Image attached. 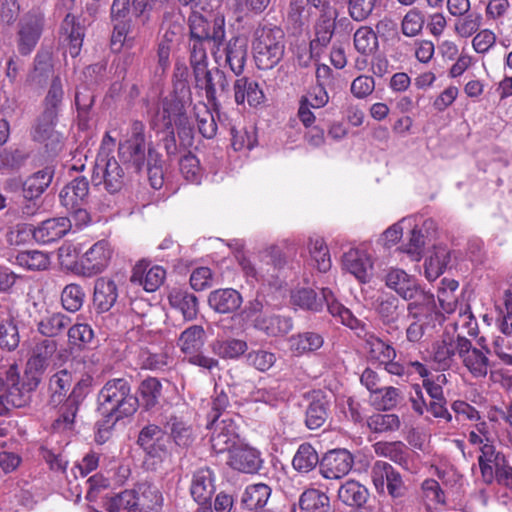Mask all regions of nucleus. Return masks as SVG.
Masks as SVG:
<instances>
[{"instance_id":"nucleus-1","label":"nucleus","mask_w":512,"mask_h":512,"mask_svg":"<svg viewBox=\"0 0 512 512\" xmlns=\"http://www.w3.org/2000/svg\"><path fill=\"white\" fill-rule=\"evenodd\" d=\"M98 411L114 425L117 421L133 415L140 401L131 391V384L125 378L108 380L98 393Z\"/></svg>"},{"instance_id":"nucleus-2","label":"nucleus","mask_w":512,"mask_h":512,"mask_svg":"<svg viewBox=\"0 0 512 512\" xmlns=\"http://www.w3.org/2000/svg\"><path fill=\"white\" fill-rule=\"evenodd\" d=\"M164 498L160 489L153 483L144 481L134 489L125 490L107 498V512H161Z\"/></svg>"},{"instance_id":"nucleus-3","label":"nucleus","mask_w":512,"mask_h":512,"mask_svg":"<svg viewBox=\"0 0 512 512\" xmlns=\"http://www.w3.org/2000/svg\"><path fill=\"white\" fill-rule=\"evenodd\" d=\"M291 302L301 309L312 312L321 311L323 304L326 303L328 312L337 321L351 329H357L360 326V321L334 298L332 291L328 288H323L320 295L311 288L296 289L291 293Z\"/></svg>"},{"instance_id":"nucleus-4","label":"nucleus","mask_w":512,"mask_h":512,"mask_svg":"<svg viewBox=\"0 0 512 512\" xmlns=\"http://www.w3.org/2000/svg\"><path fill=\"white\" fill-rule=\"evenodd\" d=\"M283 37V31L276 26H262L255 30L252 49L259 69H272L281 61L284 55Z\"/></svg>"},{"instance_id":"nucleus-5","label":"nucleus","mask_w":512,"mask_h":512,"mask_svg":"<svg viewBox=\"0 0 512 512\" xmlns=\"http://www.w3.org/2000/svg\"><path fill=\"white\" fill-rule=\"evenodd\" d=\"M39 383L40 377L36 372L26 371L21 378L18 366L10 365L6 371V392L2 395L8 410L12 407L25 406L30 400V393L37 388Z\"/></svg>"},{"instance_id":"nucleus-6","label":"nucleus","mask_w":512,"mask_h":512,"mask_svg":"<svg viewBox=\"0 0 512 512\" xmlns=\"http://www.w3.org/2000/svg\"><path fill=\"white\" fill-rule=\"evenodd\" d=\"M145 125L138 120L132 122L130 133L127 139L120 141L118 144V157L125 163L135 169L136 172L141 171L148 158V148L153 147L146 144Z\"/></svg>"},{"instance_id":"nucleus-7","label":"nucleus","mask_w":512,"mask_h":512,"mask_svg":"<svg viewBox=\"0 0 512 512\" xmlns=\"http://www.w3.org/2000/svg\"><path fill=\"white\" fill-rule=\"evenodd\" d=\"M126 180L125 171L115 157L95 159L92 174L94 186L103 185L108 193L115 194L122 190Z\"/></svg>"},{"instance_id":"nucleus-8","label":"nucleus","mask_w":512,"mask_h":512,"mask_svg":"<svg viewBox=\"0 0 512 512\" xmlns=\"http://www.w3.org/2000/svg\"><path fill=\"white\" fill-rule=\"evenodd\" d=\"M158 116L162 118L163 125L167 130L177 127L183 132L190 131L189 119L185 113L184 105L180 99H165L162 103V110L158 113ZM165 149L168 154H175L177 147L174 138L173 130L169 132V135L164 140Z\"/></svg>"},{"instance_id":"nucleus-9","label":"nucleus","mask_w":512,"mask_h":512,"mask_svg":"<svg viewBox=\"0 0 512 512\" xmlns=\"http://www.w3.org/2000/svg\"><path fill=\"white\" fill-rule=\"evenodd\" d=\"M376 491L384 494L386 491L394 500H400L406 495L407 488L400 473L384 461H376L370 472Z\"/></svg>"},{"instance_id":"nucleus-10","label":"nucleus","mask_w":512,"mask_h":512,"mask_svg":"<svg viewBox=\"0 0 512 512\" xmlns=\"http://www.w3.org/2000/svg\"><path fill=\"white\" fill-rule=\"evenodd\" d=\"M207 428L211 430V447L216 453L230 452L236 446L239 426L231 415H224L220 419V415L215 414Z\"/></svg>"},{"instance_id":"nucleus-11","label":"nucleus","mask_w":512,"mask_h":512,"mask_svg":"<svg viewBox=\"0 0 512 512\" xmlns=\"http://www.w3.org/2000/svg\"><path fill=\"white\" fill-rule=\"evenodd\" d=\"M195 87L205 92V97L215 112L219 111L220 103L218 97L227 95L229 92V80L225 73L218 69H207L196 76Z\"/></svg>"},{"instance_id":"nucleus-12","label":"nucleus","mask_w":512,"mask_h":512,"mask_svg":"<svg viewBox=\"0 0 512 512\" xmlns=\"http://www.w3.org/2000/svg\"><path fill=\"white\" fill-rule=\"evenodd\" d=\"M44 18L39 12H28L19 21L17 47L21 55H29L36 47L43 30Z\"/></svg>"},{"instance_id":"nucleus-13","label":"nucleus","mask_w":512,"mask_h":512,"mask_svg":"<svg viewBox=\"0 0 512 512\" xmlns=\"http://www.w3.org/2000/svg\"><path fill=\"white\" fill-rule=\"evenodd\" d=\"M353 463V456L348 450H330L320 461V473L326 479H340L349 473Z\"/></svg>"},{"instance_id":"nucleus-14","label":"nucleus","mask_w":512,"mask_h":512,"mask_svg":"<svg viewBox=\"0 0 512 512\" xmlns=\"http://www.w3.org/2000/svg\"><path fill=\"white\" fill-rule=\"evenodd\" d=\"M112 249L108 241L100 240L93 244L81 258V268L85 276L104 271L111 260Z\"/></svg>"},{"instance_id":"nucleus-15","label":"nucleus","mask_w":512,"mask_h":512,"mask_svg":"<svg viewBox=\"0 0 512 512\" xmlns=\"http://www.w3.org/2000/svg\"><path fill=\"white\" fill-rule=\"evenodd\" d=\"M228 465L239 472L254 474L262 468L263 459L259 450L241 444L230 450Z\"/></svg>"},{"instance_id":"nucleus-16","label":"nucleus","mask_w":512,"mask_h":512,"mask_svg":"<svg viewBox=\"0 0 512 512\" xmlns=\"http://www.w3.org/2000/svg\"><path fill=\"white\" fill-rule=\"evenodd\" d=\"M58 116L42 111L35 120L31 135L34 141L45 144L52 151H56L61 144V134L55 130Z\"/></svg>"},{"instance_id":"nucleus-17","label":"nucleus","mask_w":512,"mask_h":512,"mask_svg":"<svg viewBox=\"0 0 512 512\" xmlns=\"http://www.w3.org/2000/svg\"><path fill=\"white\" fill-rule=\"evenodd\" d=\"M88 381H79L72 389L70 395L65 398L60 408V415L54 421V428L61 430L71 428L78 410L79 404L84 400L88 391Z\"/></svg>"},{"instance_id":"nucleus-18","label":"nucleus","mask_w":512,"mask_h":512,"mask_svg":"<svg viewBox=\"0 0 512 512\" xmlns=\"http://www.w3.org/2000/svg\"><path fill=\"white\" fill-rule=\"evenodd\" d=\"M465 337L445 334L432 345V360L441 370L450 368L456 354L460 356V348Z\"/></svg>"},{"instance_id":"nucleus-19","label":"nucleus","mask_w":512,"mask_h":512,"mask_svg":"<svg viewBox=\"0 0 512 512\" xmlns=\"http://www.w3.org/2000/svg\"><path fill=\"white\" fill-rule=\"evenodd\" d=\"M488 352V350L483 352L473 347L471 341L467 338L462 341L459 357L464 367L474 378H485L487 376L490 367Z\"/></svg>"},{"instance_id":"nucleus-20","label":"nucleus","mask_w":512,"mask_h":512,"mask_svg":"<svg viewBox=\"0 0 512 512\" xmlns=\"http://www.w3.org/2000/svg\"><path fill=\"white\" fill-rule=\"evenodd\" d=\"M71 229V220L67 217L51 218L42 221L32 232L39 244H51L63 238Z\"/></svg>"},{"instance_id":"nucleus-21","label":"nucleus","mask_w":512,"mask_h":512,"mask_svg":"<svg viewBox=\"0 0 512 512\" xmlns=\"http://www.w3.org/2000/svg\"><path fill=\"white\" fill-rule=\"evenodd\" d=\"M149 263L139 261L132 270L130 281L133 284L143 286L147 292L156 291L164 282L166 271L161 266L155 265L148 269Z\"/></svg>"},{"instance_id":"nucleus-22","label":"nucleus","mask_w":512,"mask_h":512,"mask_svg":"<svg viewBox=\"0 0 512 512\" xmlns=\"http://www.w3.org/2000/svg\"><path fill=\"white\" fill-rule=\"evenodd\" d=\"M405 300L409 301L407 304L408 318L428 319L436 312L434 295L424 290L420 284L415 287V291L411 292V297H407Z\"/></svg>"},{"instance_id":"nucleus-23","label":"nucleus","mask_w":512,"mask_h":512,"mask_svg":"<svg viewBox=\"0 0 512 512\" xmlns=\"http://www.w3.org/2000/svg\"><path fill=\"white\" fill-rule=\"evenodd\" d=\"M214 481V473L208 467L200 468L193 473L190 493L199 505L211 503L215 492Z\"/></svg>"},{"instance_id":"nucleus-24","label":"nucleus","mask_w":512,"mask_h":512,"mask_svg":"<svg viewBox=\"0 0 512 512\" xmlns=\"http://www.w3.org/2000/svg\"><path fill=\"white\" fill-rule=\"evenodd\" d=\"M344 268L359 281L368 282L372 276L373 262L363 250L350 249L343 256Z\"/></svg>"},{"instance_id":"nucleus-25","label":"nucleus","mask_w":512,"mask_h":512,"mask_svg":"<svg viewBox=\"0 0 512 512\" xmlns=\"http://www.w3.org/2000/svg\"><path fill=\"white\" fill-rule=\"evenodd\" d=\"M234 100L237 105H243L245 102L251 107H257L265 99L264 92L256 81L247 77H241L233 84Z\"/></svg>"},{"instance_id":"nucleus-26","label":"nucleus","mask_w":512,"mask_h":512,"mask_svg":"<svg viewBox=\"0 0 512 512\" xmlns=\"http://www.w3.org/2000/svg\"><path fill=\"white\" fill-rule=\"evenodd\" d=\"M385 285L402 299L411 297V292L419 284L417 279L403 269L390 268L384 276Z\"/></svg>"},{"instance_id":"nucleus-27","label":"nucleus","mask_w":512,"mask_h":512,"mask_svg":"<svg viewBox=\"0 0 512 512\" xmlns=\"http://www.w3.org/2000/svg\"><path fill=\"white\" fill-rule=\"evenodd\" d=\"M241 294L232 288L217 289L212 291L208 297L209 306L218 313H232L242 304Z\"/></svg>"},{"instance_id":"nucleus-28","label":"nucleus","mask_w":512,"mask_h":512,"mask_svg":"<svg viewBox=\"0 0 512 512\" xmlns=\"http://www.w3.org/2000/svg\"><path fill=\"white\" fill-rule=\"evenodd\" d=\"M337 11L331 6H325L321 10L320 17L315 24V39L310 42V48L316 45L327 46L335 30Z\"/></svg>"},{"instance_id":"nucleus-29","label":"nucleus","mask_w":512,"mask_h":512,"mask_svg":"<svg viewBox=\"0 0 512 512\" xmlns=\"http://www.w3.org/2000/svg\"><path fill=\"white\" fill-rule=\"evenodd\" d=\"M118 298V289L116 283L108 278L101 277L96 280L94 285L93 303L98 311H109Z\"/></svg>"},{"instance_id":"nucleus-30","label":"nucleus","mask_w":512,"mask_h":512,"mask_svg":"<svg viewBox=\"0 0 512 512\" xmlns=\"http://www.w3.org/2000/svg\"><path fill=\"white\" fill-rule=\"evenodd\" d=\"M323 344V336L313 331L293 334L288 339L289 350L296 356L314 353L319 350Z\"/></svg>"},{"instance_id":"nucleus-31","label":"nucleus","mask_w":512,"mask_h":512,"mask_svg":"<svg viewBox=\"0 0 512 512\" xmlns=\"http://www.w3.org/2000/svg\"><path fill=\"white\" fill-rule=\"evenodd\" d=\"M225 55V63L231 71L239 76L244 69L247 56V43L244 38L232 37L223 49Z\"/></svg>"},{"instance_id":"nucleus-32","label":"nucleus","mask_w":512,"mask_h":512,"mask_svg":"<svg viewBox=\"0 0 512 512\" xmlns=\"http://www.w3.org/2000/svg\"><path fill=\"white\" fill-rule=\"evenodd\" d=\"M247 398L253 402L276 406L279 401L284 399V392L278 380L259 381L249 392Z\"/></svg>"},{"instance_id":"nucleus-33","label":"nucleus","mask_w":512,"mask_h":512,"mask_svg":"<svg viewBox=\"0 0 512 512\" xmlns=\"http://www.w3.org/2000/svg\"><path fill=\"white\" fill-rule=\"evenodd\" d=\"M138 444L151 457H161L165 452L164 432L159 426L149 424L140 431Z\"/></svg>"},{"instance_id":"nucleus-34","label":"nucleus","mask_w":512,"mask_h":512,"mask_svg":"<svg viewBox=\"0 0 512 512\" xmlns=\"http://www.w3.org/2000/svg\"><path fill=\"white\" fill-rule=\"evenodd\" d=\"M253 327L268 336H278L292 330L293 322L290 317L266 312L263 316L254 319Z\"/></svg>"},{"instance_id":"nucleus-35","label":"nucleus","mask_w":512,"mask_h":512,"mask_svg":"<svg viewBox=\"0 0 512 512\" xmlns=\"http://www.w3.org/2000/svg\"><path fill=\"white\" fill-rule=\"evenodd\" d=\"M89 193V183L86 177L80 176L68 183L60 192L61 204L66 208L81 205Z\"/></svg>"},{"instance_id":"nucleus-36","label":"nucleus","mask_w":512,"mask_h":512,"mask_svg":"<svg viewBox=\"0 0 512 512\" xmlns=\"http://www.w3.org/2000/svg\"><path fill=\"white\" fill-rule=\"evenodd\" d=\"M376 312L385 325L396 323L404 313V306L392 294H382L376 300Z\"/></svg>"},{"instance_id":"nucleus-37","label":"nucleus","mask_w":512,"mask_h":512,"mask_svg":"<svg viewBox=\"0 0 512 512\" xmlns=\"http://www.w3.org/2000/svg\"><path fill=\"white\" fill-rule=\"evenodd\" d=\"M170 305L179 310L184 319L192 320L198 313V300L194 294L173 288L168 295Z\"/></svg>"},{"instance_id":"nucleus-38","label":"nucleus","mask_w":512,"mask_h":512,"mask_svg":"<svg viewBox=\"0 0 512 512\" xmlns=\"http://www.w3.org/2000/svg\"><path fill=\"white\" fill-rule=\"evenodd\" d=\"M54 170L45 167L39 170L24 181V199L40 198L52 182Z\"/></svg>"},{"instance_id":"nucleus-39","label":"nucleus","mask_w":512,"mask_h":512,"mask_svg":"<svg viewBox=\"0 0 512 512\" xmlns=\"http://www.w3.org/2000/svg\"><path fill=\"white\" fill-rule=\"evenodd\" d=\"M54 76L50 54L47 52L37 53L34 60V69L28 75L27 82L33 87L42 88Z\"/></svg>"},{"instance_id":"nucleus-40","label":"nucleus","mask_w":512,"mask_h":512,"mask_svg":"<svg viewBox=\"0 0 512 512\" xmlns=\"http://www.w3.org/2000/svg\"><path fill=\"white\" fill-rule=\"evenodd\" d=\"M272 489L264 483L248 485L242 494L241 503L250 511L263 509L271 496Z\"/></svg>"},{"instance_id":"nucleus-41","label":"nucleus","mask_w":512,"mask_h":512,"mask_svg":"<svg viewBox=\"0 0 512 512\" xmlns=\"http://www.w3.org/2000/svg\"><path fill=\"white\" fill-rule=\"evenodd\" d=\"M368 490L354 480L346 481L338 489L339 500L350 507H362L368 499Z\"/></svg>"},{"instance_id":"nucleus-42","label":"nucleus","mask_w":512,"mask_h":512,"mask_svg":"<svg viewBox=\"0 0 512 512\" xmlns=\"http://www.w3.org/2000/svg\"><path fill=\"white\" fill-rule=\"evenodd\" d=\"M71 318L61 312L48 313L37 324V329L42 335L52 338L60 335L71 325Z\"/></svg>"},{"instance_id":"nucleus-43","label":"nucleus","mask_w":512,"mask_h":512,"mask_svg":"<svg viewBox=\"0 0 512 512\" xmlns=\"http://www.w3.org/2000/svg\"><path fill=\"white\" fill-rule=\"evenodd\" d=\"M72 382V374L66 369L53 374L49 380L50 404L56 407L63 403Z\"/></svg>"},{"instance_id":"nucleus-44","label":"nucleus","mask_w":512,"mask_h":512,"mask_svg":"<svg viewBox=\"0 0 512 512\" xmlns=\"http://www.w3.org/2000/svg\"><path fill=\"white\" fill-rule=\"evenodd\" d=\"M365 348L369 359L380 365L391 360V358H396L395 348L375 335H369L367 337Z\"/></svg>"},{"instance_id":"nucleus-45","label":"nucleus","mask_w":512,"mask_h":512,"mask_svg":"<svg viewBox=\"0 0 512 512\" xmlns=\"http://www.w3.org/2000/svg\"><path fill=\"white\" fill-rule=\"evenodd\" d=\"M299 507L303 512H329L330 500L324 492L310 488L300 495Z\"/></svg>"},{"instance_id":"nucleus-46","label":"nucleus","mask_w":512,"mask_h":512,"mask_svg":"<svg viewBox=\"0 0 512 512\" xmlns=\"http://www.w3.org/2000/svg\"><path fill=\"white\" fill-rule=\"evenodd\" d=\"M205 343V330L200 325L186 328L178 339V346L187 355L199 352Z\"/></svg>"},{"instance_id":"nucleus-47","label":"nucleus","mask_w":512,"mask_h":512,"mask_svg":"<svg viewBox=\"0 0 512 512\" xmlns=\"http://www.w3.org/2000/svg\"><path fill=\"white\" fill-rule=\"evenodd\" d=\"M210 347L212 352L222 359H237L248 348L244 340L235 338L216 339Z\"/></svg>"},{"instance_id":"nucleus-48","label":"nucleus","mask_w":512,"mask_h":512,"mask_svg":"<svg viewBox=\"0 0 512 512\" xmlns=\"http://www.w3.org/2000/svg\"><path fill=\"white\" fill-rule=\"evenodd\" d=\"M57 344L52 339H43L36 343L32 351V356L28 360L29 371L34 369L37 374L49 362L53 354L56 352Z\"/></svg>"},{"instance_id":"nucleus-49","label":"nucleus","mask_w":512,"mask_h":512,"mask_svg":"<svg viewBox=\"0 0 512 512\" xmlns=\"http://www.w3.org/2000/svg\"><path fill=\"white\" fill-rule=\"evenodd\" d=\"M329 403L324 396H317L309 403L306 409V426L315 430L320 428L328 418Z\"/></svg>"},{"instance_id":"nucleus-50","label":"nucleus","mask_w":512,"mask_h":512,"mask_svg":"<svg viewBox=\"0 0 512 512\" xmlns=\"http://www.w3.org/2000/svg\"><path fill=\"white\" fill-rule=\"evenodd\" d=\"M450 261L446 247H435L433 253L425 260V276L429 281L437 279L445 271Z\"/></svg>"},{"instance_id":"nucleus-51","label":"nucleus","mask_w":512,"mask_h":512,"mask_svg":"<svg viewBox=\"0 0 512 512\" xmlns=\"http://www.w3.org/2000/svg\"><path fill=\"white\" fill-rule=\"evenodd\" d=\"M320 459L315 448L309 443L301 444L292 460L293 468L300 473H308L312 471L318 464Z\"/></svg>"},{"instance_id":"nucleus-52","label":"nucleus","mask_w":512,"mask_h":512,"mask_svg":"<svg viewBox=\"0 0 512 512\" xmlns=\"http://www.w3.org/2000/svg\"><path fill=\"white\" fill-rule=\"evenodd\" d=\"M20 343V334L17 321L13 316L0 320V349L12 352Z\"/></svg>"},{"instance_id":"nucleus-53","label":"nucleus","mask_w":512,"mask_h":512,"mask_svg":"<svg viewBox=\"0 0 512 512\" xmlns=\"http://www.w3.org/2000/svg\"><path fill=\"white\" fill-rule=\"evenodd\" d=\"M355 49L362 55H372L379 48L377 33L369 26L358 28L353 37Z\"/></svg>"},{"instance_id":"nucleus-54","label":"nucleus","mask_w":512,"mask_h":512,"mask_svg":"<svg viewBox=\"0 0 512 512\" xmlns=\"http://www.w3.org/2000/svg\"><path fill=\"white\" fill-rule=\"evenodd\" d=\"M63 100L64 89L62 81L59 76H54L42 103L43 111L50 113V115L54 114L58 116L63 105Z\"/></svg>"},{"instance_id":"nucleus-55","label":"nucleus","mask_w":512,"mask_h":512,"mask_svg":"<svg viewBox=\"0 0 512 512\" xmlns=\"http://www.w3.org/2000/svg\"><path fill=\"white\" fill-rule=\"evenodd\" d=\"M456 18L454 32L461 38H469L474 35L480 29L483 22L481 13L471 10Z\"/></svg>"},{"instance_id":"nucleus-56","label":"nucleus","mask_w":512,"mask_h":512,"mask_svg":"<svg viewBox=\"0 0 512 512\" xmlns=\"http://www.w3.org/2000/svg\"><path fill=\"white\" fill-rule=\"evenodd\" d=\"M194 111L199 132L207 139L213 138L217 133V124L214 114L205 103L195 105Z\"/></svg>"},{"instance_id":"nucleus-57","label":"nucleus","mask_w":512,"mask_h":512,"mask_svg":"<svg viewBox=\"0 0 512 512\" xmlns=\"http://www.w3.org/2000/svg\"><path fill=\"white\" fill-rule=\"evenodd\" d=\"M141 404L150 409L155 407L162 396V384L157 378H147L139 386Z\"/></svg>"},{"instance_id":"nucleus-58","label":"nucleus","mask_w":512,"mask_h":512,"mask_svg":"<svg viewBox=\"0 0 512 512\" xmlns=\"http://www.w3.org/2000/svg\"><path fill=\"white\" fill-rule=\"evenodd\" d=\"M167 427L169 428L170 435L177 446L186 448L193 443L195 436L192 427L184 423L182 420L172 417L167 423Z\"/></svg>"},{"instance_id":"nucleus-59","label":"nucleus","mask_w":512,"mask_h":512,"mask_svg":"<svg viewBox=\"0 0 512 512\" xmlns=\"http://www.w3.org/2000/svg\"><path fill=\"white\" fill-rule=\"evenodd\" d=\"M400 399V391L393 386L379 388L373 395H370L372 405L378 410H391L395 408Z\"/></svg>"},{"instance_id":"nucleus-60","label":"nucleus","mask_w":512,"mask_h":512,"mask_svg":"<svg viewBox=\"0 0 512 512\" xmlns=\"http://www.w3.org/2000/svg\"><path fill=\"white\" fill-rule=\"evenodd\" d=\"M309 252L314 266L320 272H327L331 268L329 250L322 238H311L309 241Z\"/></svg>"},{"instance_id":"nucleus-61","label":"nucleus","mask_w":512,"mask_h":512,"mask_svg":"<svg viewBox=\"0 0 512 512\" xmlns=\"http://www.w3.org/2000/svg\"><path fill=\"white\" fill-rule=\"evenodd\" d=\"M135 38L130 35V22H114L113 33L111 36V48L115 52H120L123 48L131 49L134 46Z\"/></svg>"},{"instance_id":"nucleus-62","label":"nucleus","mask_w":512,"mask_h":512,"mask_svg":"<svg viewBox=\"0 0 512 512\" xmlns=\"http://www.w3.org/2000/svg\"><path fill=\"white\" fill-rule=\"evenodd\" d=\"M85 293L78 284H68L61 293V303L63 308L71 313H75L81 309L84 303Z\"/></svg>"},{"instance_id":"nucleus-63","label":"nucleus","mask_w":512,"mask_h":512,"mask_svg":"<svg viewBox=\"0 0 512 512\" xmlns=\"http://www.w3.org/2000/svg\"><path fill=\"white\" fill-rule=\"evenodd\" d=\"M400 424V419L396 414L375 413L367 419V426L374 433L396 431Z\"/></svg>"},{"instance_id":"nucleus-64","label":"nucleus","mask_w":512,"mask_h":512,"mask_svg":"<svg viewBox=\"0 0 512 512\" xmlns=\"http://www.w3.org/2000/svg\"><path fill=\"white\" fill-rule=\"evenodd\" d=\"M424 24V13L418 8H412L401 21V32L407 37H416L421 34Z\"/></svg>"}]
</instances>
